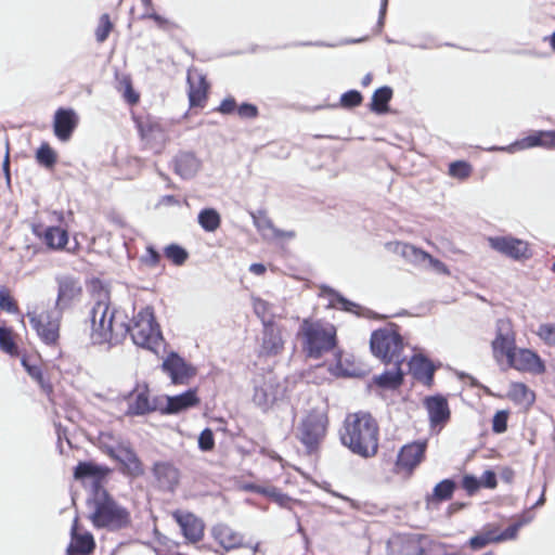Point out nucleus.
<instances>
[{"label": "nucleus", "mask_w": 555, "mask_h": 555, "mask_svg": "<svg viewBox=\"0 0 555 555\" xmlns=\"http://www.w3.org/2000/svg\"><path fill=\"white\" fill-rule=\"evenodd\" d=\"M77 524H78V520L75 519L74 524L72 526V531H70L72 541L66 548V553H67V555H74V554L89 555L93 552V550L95 547V542H94L93 535L89 532H86L83 534H78L77 533Z\"/></svg>", "instance_id": "28"}, {"label": "nucleus", "mask_w": 555, "mask_h": 555, "mask_svg": "<svg viewBox=\"0 0 555 555\" xmlns=\"http://www.w3.org/2000/svg\"><path fill=\"white\" fill-rule=\"evenodd\" d=\"M198 448L203 452H209L215 448V437L210 428H205L199 434Z\"/></svg>", "instance_id": "55"}, {"label": "nucleus", "mask_w": 555, "mask_h": 555, "mask_svg": "<svg viewBox=\"0 0 555 555\" xmlns=\"http://www.w3.org/2000/svg\"><path fill=\"white\" fill-rule=\"evenodd\" d=\"M237 104L233 96H228L222 100L220 105L216 108V112H219L223 115H230L236 112Z\"/></svg>", "instance_id": "60"}, {"label": "nucleus", "mask_w": 555, "mask_h": 555, "mask_svg": "<svg viewBox=\"0 0 555 555\" xmlns=\"http://www.w3.org/2000/svg\"><path fill=\"white\" fill-rule=\"evenodd\" d=\"M0 309L9 313H18V306L7 289H0Z\"/></svg>", "instance_id": "56"}, {"label": "nucleus", "mask_w": 555, "mask_h": 555, "mask_svg": "<svg viewBox=\"0 0 555 555\" xmlns=\"http://www.w3.org/2000/svg\"><path fill=\"white\" fill-rule=\"evenodd\" d=\"M164 255L175 266H182L189 259V251L176 243L167 245L164 248Z\"/></svg>", "instance_id": "40"}, {"label": "nucleus", "mask_w": 555, "mask_h": 555, "mask_svg": "<svg viewBox=\"0 0 555 555\" xmlns=\"http://www.w3.org/2000/svg\"><path fill=\"white\" fill-rule=\"evenodd\" d=\"M495 338L492 341L493 354L496 359L507 356L516 348L515 332L508 319H499L495 325Z\"/></svg>", "instance_id": "19"}, {"label": "nucleus", "mask_w": 555, "mask_h": 555, "mask_svg": "<svg viewBox=\"0 0 555 555\" xmlns=\"http://www.w3.org/2000/svg\"><path fill=\"white\" fill-rule=\"evenodd\" d=\"M508 412L505 410L498 411L492 420V430L495 434L505 433L507 429Z\"/></svg>", "instance_id": "54"}, {"label": "nucleus", "mask_w": 555, "mask_h": 555, "mask_svg": "<svg viewBox=\"0 0 555 555\" xmlns=\"http://www.w3.org/2000/svg\"><path fill=\"white\" fill-rule=\"evenodd\" d=\"M531 509H532L531 507L529 509H526L515 520L516 524L519 525L520 528L524 527L525 525L530 524L533 520L534 514L531 512Z\"/></svg>", "instance_id": "63"}, {"label": "nucleus", "mask_w": 555, "mask_h": 555, "mask_svg": "<svg viewBox=\"0 0 555 555\" xmlns=\"http://www.w3.org/2000/svg\"><path fill=\"white\" fill-rule=\"evenodd\" d=\"M133 121L140 138L147 143L163 134L162 125L151 115H134Z\"/></svg>", "instance_id": "30"}, {"label": "nucleus", "mask_w": 555, "mask_h": 555, "mask_svg": "<svg viewBox=\"0 0 555 555\" xmlns=\"http://www.w3.org/2000/svg\"><path fill=\"white\" fill-rule=\"evenodd\" d=\"M391 98L392 89L390 87L378 88L372 95L371 109L378 114L387 113Z\"/></svg>", "instance_id": "38"}, {"label": "nucleus", "mask_w": 555, "mask_h": 555, "mask_svg": "<svg viewBox=\"0 0 555 555\" xmlns=\"http://www.w3.org/2000/svg\"><path fill=\"white\" fill-rule=\"evenodd\" d=\"M489 543H496L494 540L492 526L485 527L480 533L476 534L469 540V546L473 550H480Z\"/></svg>", "instance_id": "45"}, {"label": "nucleus", "mask_w": 555, "mask_h": 555, "mask_svg": "<svg viewBox=\"0 0 555 555\" xmlns=\"http://www.w3.org/2000/svg\"><path fill=\"white\" fill-rule=\"evenodd\" d=\"M322 291L328 296L330 306L333 308H339L340 310L354 313L359 317L372 318L375 313L370 309L362 308L358 304L347 299L339 292L335 291L330 286H323Z\"/></svg>", "instance_id": "24"}, {"label": "nucleus", "mask_w": 555, "mask_h": 555, "mask_svg": "<svg viewBox=\"0 0 555 555\" xmlns=\"http://www.w3.org/2000/svg\"><path fill=\"white\" fill-rule=\"evenodd\" d=\"M88 320L93 344H111L120 338L121 326L117 321V310L112 307L106 293L99 295L98 300L89 311Z\"/></svg>", "instance_id": "2"}, {"label": "nucleus", "mask_w": 555, "mask_h": 555, "mask_svg": "<svg viewBox=\"0 0 555 555\" xmlns=\"http://www.w3.org/2000/svg\"><path fill=\"white\" fill-rule=\"evenodd\" d=\"M111 468L98 464L92 461L79 462L74 468V478L76 480L91 479L90 496L99 494L101 491H106L103 487V481L109 475Z\"/></svg>", "instance_id": "10"}, {"label": "nucleus", "mask_w": 555, "mask_h": 555, "mask_svg": "<svg viewBox=\"0 0 555 555\" xmlns=\"http://www.w3.org/2000/svg\"><path fill=\"white\" fill-rule=\"evenodd\" d=\"M340 441L353 454L372 457L378 450V425L370 413L349 414L340 430Z\"/></svg>", "instance_id": "1"}, {"label": "nucleus", "mask_w": 555, "mask_h": 555, "mask_svg": "<svg viewBox=\"0 0 555 555\" xmlns=\"http://www.w3.org/2000/svg\"><path fill=\"white\" fill-rule=\"evenodd\" d=\"M125 398L129 401L126 410L128 416H142L160 409L158 398L150 399L147 385H144L142 389L138 385Z\"/></svg>", "instance_id": "12"}, {"label": "nucleus", "mask_w": 555, "mask_h": 555, "mask_svg": "<svg viewBox=\"0 0 555 555\" xmlns=\"http://www.w3.org/2000/svg\"><path fill=\"white\" fill-rule=\"evenodd\" d=\"M199 399L195 388H190L186 391L177 396H167L166 405H160L162 414H177L190 408L197 405Z\"/></svg>", "instance_id": "23"}, {"label": "nucleus", "mask_w": 555, "mask_h": 555, "mask_svg": "<svg viewBox=\"0 0 555 555\" xmlns=\"http://www.w3.org/2000/svg\"><path fill=\"white\" fill-rule=\"evenodd\" d=\"M197 219L202 228L208 232L215 231L220 225L218 210H201Z\"/></svg>", "instance_id": "43"}, {"label": "nucleus", "mask_w": 555, "mask_h": 555, "mask_svg": "<svg viewBox=\"0 0 555 555\" xmlns=\"http://www.w3.org/2000/svg\"><path fill=\"white\" fill-rule=\"evenodd\" d=\"M328 427V416L325 408L309 410L299 422L296 438L309 454L317 452L325 439Z\"/></svg>", "instance_id": "7"}, {"label": "nucleus", "mask_w": 555, "mask_h": 555, "mask_svg": "<svg viewBox=\"0 0 555 555\" xmlns=\"http://www.w3.org/2000/svg\"><path fill=\"white\" fill-rule=\"evenodd\" d=\"M424 406L428 412L429 423L431 426L444 425L450 420V408L448 400L442 395L426 397Z\"/></svg>", "instance_id": "22"}, {"label": "nucleus", "mask_w": 555, "mask_h": 555, "mask_svg": "<svg viewBox=\"0 0 555 555\" xmlns=\"http://www.w3.org/2000/svg\"><path fill=\"white\" fill-rule=\"evenodd\" d=\"M493 533H494V540L495 542H504L509 540H515L518 535V531L520 529L519 525L514 521L512 525H509L504 531L499 532V528L492 526Z\"/></svg>", "instance_id": "52"}, {"label": "nucleus", "mask_w": 555, "mask_h": 555, "mask_svg": "<svg viewBox=\"0 0 555 555\" xmlns=\"http://www.w3.org/2000/svg\"><path fill=\"white\" fill-rule=\"evenodd\" d=\"M212 534L225 550L240 547L243 543V537L227 525L215 526L212 528Z\"/></svg>", "instance_id": "34"}, {"label": "nucleus", "mask_w": 555, "mask_h": 555, "mask_svg": "<svg viewBox=\"0 0 555 555\" xmlns=\"http://www.w3.org/2000/svg\"><path fill=\"white\" fill-rule=\"evenodd\" d=\"M479 481H480V487H485L488 489H493L498 485L496 475L493 470H490V469L483 472Z\"/></svg>", "instance_id": "62"}, {"label": "nucleus", "mask_w": 555, "mask_h": 555, "mask_svg": "<svg viewBox=\"0 0 555 555\" xmlns=\"http://www.w3.org/2000/svg\"><path fill=\"white\" fill-rule=\"evenodd\" d=\"M87 504L93 508L90 518L98 528L119 530L130 525L129 512L119 505L107 490L89 496Z\"/></svg>", "instance_id": "3"}, {"label": "nucleus", "mask_w": 555, "mask_h": 555, "mask_svg": "<svg viewBox=\"0 0 555 555\" xmlns=\"http://www.w3.org/2000/svg\"><path fill=\"white\" fill-rule=\"evenodd\" d=\"M509 367L521 372L542 374L545 372V365L540 356L526 348L517 347L506 356Z\"/></svg>", "instance_id": "14"}, {"label": "nucleus", "mask_w": 555, "mask_h": 555, "mask_svg": "<svg viewBox=\"0 0 555 555\" xmlns=\"http://www.w3.org/2000/svg\"><path fill=\"white\" fill-rule=\"evenodd\" d=\"M285 387L274 376L256 379L254 384L253 402L263 412L284 397Z\"/></svg>", "instance_id": "9"}, {"label": "nucleus", "mask_w": 555, "mask_h": 555, "mask_svg": "<svg viewBox=\"0 0 555 555\" xmlns=\"http://www.w3.org/2000/svg\"><path fill=\"white\" fill-rule=\"evenodd\" d=\"M393 367L384 371L379 375H374L373 383L382 389L396 390L404 382V372L401 369L402 363H392Z\"/></svg>", "instance_id": "31"}, {"label": "nucleus", "mask_w": 555, "mask_h": 555, "mask_svg": "<svg viewBox=\"0 0 555 555\" xmlns=\"http://www.w3.org/2000/svg\"><path fill=\"white\" fill-rule=\"evenodd\" d=\"M363 101L362 94L357 90H349L340 98V105L345 108H353L361 105Z\"/></svg>", "instance_id": "53"}, {"label": "nucleus", "mask_w": 555, "mask_h": 555, "mask_svg": "<svg viewBox=\"0 0 555 555\" xmlns=\"http://www.w3.org/2000/svg\"><path fill=\"white\" fill-rule=\"evenodd\" d=\"M22 364L25 367L26 372L29 374V376L34 378L43 390H51L52 387L49 383L44 382L43 373L40 366L28 363V361L25 358L22 359Z\"/></svg>", "instance_id": "48"}, {"label": "nucleus", "mask_w": 555, "mask_h": 555, "mask_svg": "<svg viewBox=\"0 0 555 555\" xmlns=\"http://www.w3.org/2000/svg\"><path fill=\"white\" fill-rule=\"evenodd\" d=\"M261 492H262V493H264V494L270 495L271 498H273V499H274V501H275L279 505L284 506V507H285V506H287V505L289 504V502L292 501V499H291L288 495H286V494H284V493L279 492V491H278L276 489H274V488H273V489H271V490L263 489Z\"/></svg>", "instance_id": "61"}, {"label": "nucleus", "mask_w": 555, "mask_h": 555, "mask_svg": "<svg viewBox=\"0 0 555 555\" xmlns=\"http://www.w3.org/2000/svg\"><path fill=\"white\" fill-rule=\"evenodd\" d=\"M201 160L189 152L180 153L173 160L175 172L183 179L194 177L201 169Z\"/></svg>", "instance_id": "32"}, {"label": "nucleus", "mask_w": 555, "mask_h": 555, "mask_svg": "<svg viewBox=\"0 0 555 555\" xmlns=\"http://www.w3.org/2000/svg\"><path fill=\"white\" fill-rule=\"evenodd\" d=\"M114 23L111 20L109 14L104 13L99 17L98 26L94 30L95 39L98 43H103L108 38L109 34L114 29Z\"/></svg>", "instance_id": "42"}, {"label": "nucleus", "mask_w": 555, "mask_h": 555, "mask_svg": "<svg viewBox=\"0 0 555 555\" xmlns=\"http://www.w3.org/2000/svg\"><path fill=\"white\" fill-rule=\"evenodd\" d=\"M36 159H37L38 164H40L47 168H52L56 163V153L49 145V143L44 142L37 150Z\"/></svg>", "instance_id": "44"}, {"label": "nucleus", "mask_w": 555, "mask_h": 555, "mask_svg": "<svg viewBox=\"0 0 555 555\" xmlns=\"http://www.w3.org/2000/svg\"><path fill=\"white\" fill-rule=\"evenodd\" d=\"M409 369L413 377L424 385L430 386L434 383L436 366L426 357L415 354L409 361Z\"/></svg>", "instance_id": "26"}, {"label": "nucleus", "mask_w": 555, "mask_h": 555, "mask_svg": "<svg viewBox=\"0 0 555 555\" xmlns=\"http://www.w3.org/2000/svg\"><path fill=\"white\" fill-rule=\"evenodd\" d=\"M171 515L179 525L181 533L188 543L196 544L203 540L205 524L202 518L182 509H176Z\"/></svg>", "instance_id": "11"}, {"label": "nucleus", "mask_w": 555, "mask_h": 555, "mask_svg": "<svg viewBox=\"0 0 555 555\" xmlns=\"http://www.w3.org/2000/svg\"><path fill=\"white\" fill-rule=\"evenodd\" d=\"M57 295L54 304V311L59 317L80 301L82 296V283L80 278L69 273L55 276Z\"/></svg>", "instance_id": "8"}, {"label": "nucleus", "mask_w": 555, "mask_h": 555, "mask_svg": "<svg viewBox=\"0 0 555 555\" xmlns=\"http://www.w3.org/2000/svg\"><path fill=\"white\" fill-rule=\"evenodd\" d=\"M79 118L72 108H59L54 114L53 131L60 141H68L78 126Z\"/></svg>", "instance_id": "21"}, {"label": "nucleus", "mask_w": 555, "mask_h": 555, "mask_svg": "<svg viewBox=\"0 0 555 555\" xmlns=\"http://www.w3.org/2000/svg\"><path fill=\"white\" fill-rule=\"evenodd\" d=\"M427 261L429 262L430 267H433L436 271L443 274H449L447 266L439 259H436L433 256H430V258H428Z\"/></svg>", "instance_id": "64"}, {"label": "nucleus", "mask_w": 555, "mask_h": 555, "mask_svg": "<svg viewBox=\"0 0 555 555\" xmlns=\"http://www.w3.org/2000/svg\"><path fill=\"white\" fill-rule=\"evenodd\" d=\"M492 249L515 260L528 259L531 256L528 244L513 236H494L488 238Z\"/></svg>", "instance_id": "18"}, {"label": "nucleus", "mask_w": 555, "mask_h": 555, "mask_svg": "<svg viewBox=\"0 0 555 555\" xmlns=\"http://www.w3.org/2000/svg\"><path fill=\"white\" fill-rule=\"evenodd\" d=\"M264 210H257L258 215L255 211L250 210V215L255 221V224L263 238L266 240H281L287 238L292 240L296 236L295 231H283L274 227L273 222L270 219L262 217V212Z\"/></svg>", "instance_id": "27"}, {"label": "nucleus", "mask_w": 555, "mask_h": 555, "mask_svg": "<svg viewBox=\"0 0 555 555\" xmlns=\"http://www.w3.org/2000/svg\"><path fill=\"white\" fill-rule=\"evenodd\" d=\"M162 369L169 375L172 384L185 385L195 376L196 370L177 352H170L162 364Z\"/></svg>", "instance_id": "16"}, {"label": "nucleus", "mask_w": 555, "mask_h": 555, "mask_svg": "<svg viewBox=\"0 0 555 555\" xmlns=\"http://www.w3.org/2000/svg\"><path fill=\"white\" fill-rule=\"evenodd\" d=\"M120 86L122 90V98L130 105H135L140 101V94L133 89L132 81L130 77H124L120 80Z\"/></svg>", "instance_id": "51"}, {"label": "nucleus", "mask_w": 555, "mask_h": 555, "mask_svg": "<svg viewBox=\"0 0 555 555\" xmlns=\"http://www.w3.org/2000/svg\"><path fill=\"white\" fill-rule=\"evenodd\" d=\"M455 489L456 483L453 479L447 478L441 480L435 486L433 493L426 496L427 505L429 506L431 504L450 500Z\"/></svg>", "instance_id": "36"}, {"label": "nucleus", "mask_w": 555, "mask_h": 555, "mask_svg": "<svg viewBox=\"0 0 555 555\" xmlns=\"http://www.w3.org/2000/svg\"><path fill=\"white\" fill-rule=\"evenodd\" d=\"M188 96L191 107H204L208 99L210 83L197 68H190L186 76Z\"/></svg>", "instance_id": "15"}, {"label": "nucleus", "mask_w": 555, "mask_h": 555, "mask_svg": "<svg viewBox=\"0 0 555 555\" xmlns=\"http://www.w3.org/2000/svg\"><path fill=\"white\" fill-rule=\"evenodd\" d=\"M425 450V442H413L403 446L397 457V466L409 470L413 469L422 462Z\"/></svg>", "instance_id": "25"}, {"label": "nucleus", "mask_w": 555, "mask_h": 555, "mask_svg": "<svg viewBox=\"0 0 555 555\" xmlns=\"http://www.w3.org/2000/svg\"><path fill=\"white\" fill-rule=\"evenodd\" d=\"M160 261V254L153 246H147L145 255L142 256V262L149 267H156Z\"/></svg>", "instance_id": "57"}, {"label": "nucleus", "mask_w": 555, "mask_h": 555, "mask_svg": "<svg viewBox=\"0 0 555 555\" xmlns=\"http://www.w3.org/2000/svg\"><path fill=\"white\" fill-rule=\"evenodd\" d=\"M508 397L514 402L520 404H531L534 401V393L522 383H513Z\"/></svg>", "instance_id": "39"}, {"label": "nucleus", "mask_w": 555, "mask_h": 555, "mask_svg": "<svg viewBox=\"0 0 555 555\" xmlns=\"http://www.w3.org/2000/svg\"><path fill=\"white\" fill-rule=\"evenodd\" d=\"M473 173V166L466 160H455L450 163L448 175L453 179L464 181Z\"/></svg>", "instance_id": "41"}, {"label": "nucleus", "mask_w": 555, "mask_h": 555, "mask_svg": "<svg viewBox=\"0 0 555 555\" xmlns=\"http://www.w3.org/2000/svg\"><path fill=\"white\" fill-rule=\"evenodd\" d=\"M403 347V338L399 332V326L395 323H389L371 334V351L384 364L403 363L405 361Z\"/></svg>", "instance_id": "6"}, {"label": "nucleus", "mask_w": 555, "mask_h": 555, "mask_svg": "<svg viewBox=\"0 0 555 555\" xmlns=\"http://www.w3.org/2000/svg\"><path fill=\"white\" fill-rule=\"evenodd\" d=\"M535 334L545 345L555 348V323L540 324Z\"/></svg>", "instance_id": "50"}, {"label": "nucleus", "mask_w": 555, "mask_h": 555, "mask_svg": "<svg viewBox=\"0 0 555 555\" xmlns=\"http://www.w3.org/2000/svg\"><path fill=\"white\" fill-rule=\"evenodd\" d=\"M29 323L46 345H54L60 337V318H52L51 314L28 313Z\"/></svg>", "instance_id": "17"}, {"label": "nucleus", "mask_w": 555, "mask_h": 555, "mask_svg": "<svg viewBox=\"0 0 555 555\" xmlns=\"http://www.w3.org/2000/svg\"><path fill=\"white\" fill-rule=\"evenodd\" d=\"M236 113L241 118L253 119L258 116L259 112L256 105L243 103L242 105L237 106Z\"/></svg>", "instance_id": "58"}, {"label": "nucleus", "mask_w": 555, "mask_h": 555, "mask_svg": "<svg viewBox=\"0 0 555 555\" xmlns=\"http://www.w3.org/2000/svg\"><path fill=\"white\" fill-rule=\"evenodd\" d=\"M298 334L302 337V348L307 357L319 359L336 346V328L321 321L304 319Z\"/></svg>", "instance_id": "4"}, {"label": "nucleus", "mask_w": 555, "mask_h": 555, "mask_svg": "<svg viewBox=\"0 0 555 555\" xmlns=\"http://www.w3.org/2000/svg\"><path fill=\"white\" fill-rule=\"evenodd\" d=\"M35 233L41 236V233L35 229ZM44 244L51 249H62L68 242V233L60 227H48L42 233Z\"/></svg>", "instance_id": "35"}, {"label": "nucleus", "mask_w": 555, "mask_h": 555, "mask_svg": "<svg viewBox=\"0 0 555 555\" xmlns=\"http://www.w3.org/2000/svg\"><path fill=\"white\" fill-rule=\"evenodd\" d=\"M253 308L255 314L261 320L262 326H264V323L274 322L270 314L271 305L268 301L261 298H254Z\"/></svg>", "instance_id": "49"}, {"label": "nucleus", "mask_w": 555, "mask_h": 555, "mask_svg": "<svg viewBox=\"0 0 555 555\" xmlns=\"http://www.w3.org/2000/svg\"><path fill=\"white\" fill-rule=\"evenodd\" d=\"M533 147H542L545 150L555 149V130H532L524 138L516 140L509 146L502 147L501 150L513 153Z\"/></svg>", "instance_id": "13"}, {"label": "nucleus", "mask_w": 555, "mask_h": 555, "mask_svg": "<svg viewBox=\"0 0 555 555\" xmlns=\"http://www.w3.org/2000/svg\"><path fill=\"white\" fill-rule=\"evenodd\" d=\"M261 344L259 349L260 356L271 357L279 354L284 348L282 332L275 322L264 323L262 326Z\"/></svg>", "instance_id": "20"}, {"label": "nucleus", "mask_w": 555, "mask_h": 555, "mask_svg": "<svg viewBox=\"0 0 555 555\" xmlns=\"http://www.w3.org/2000/svg\"><path fill=\"white\" fill-rule=\"evenodd\" d=\"M395 251L415 264H423L430 258L428 253L408 243H396Z\"/></svg>", "instance_id": "37"}, {"label": "nucleus", "mask_w": 555, "mask_h": 555, "mask_svg": "<svg viewBox=\"0 0 555 555\" xmlns=\"http://www.w3.org/2000/svg\"><path fill=\"white\" fill-rule=\"evenodd\" d=\"M122 337L126 333L131 335L132 341L142 348L156 351L163 341V335L154 315L152 307L142 308L134 317L133 324L127 326L124 321L120 322Z\"/></svg>", "instance_id": "5"}, {"label": "nucleus", "mask_w": 555, "mask_h": 555, "mask_svg": "<svg viewBox=\"0 0 555 555\" xmlns=\"http://www.w3.org/2000/svg\"><path fill=\"white\" fill-rule=\"evenodd\" d=\"M142 18L143 20H152L159 29L165 30V31H168V30H171V29H175L178 27V25L173 21L159 15L158 13H156L155 10L145 11L144 14L142 15Z\"/></svg>", "instance_id": "46"}, {"label": "nucleus", "mask_w": 555, "mask_h": 555, "mask_svg": "<svg viewBox=\"0 0 555 555\" xmlns=\"http://www.w3.org/2000/svg\"><path fill=\"white\" fill-rule=\"evenodd\" d=\"M154 475L162 488L172 491L179 482V470L169 463H156Z\"/></svg>", "instance_id": "33"}, {"label": "nucleus", "mask_w": 555, "mask_h": 555, "mask_svg": "<svg viewBox=\"0 0 555 555\" xmlns=\"http://www.w3.org/2000/svg\"><path fill=\"white\" fill-rule=\"evenodd\" d=\"M0 349L11 356L17 353V346L9 327H0Z\"/></svg>", "instance_id": "47"}, {"label": "nucleus", "mask_w": 555, "mask_h": 555, "mask_svg": "<svg viewBox=\"0 0 555 555\" xmlns=\"http://www.w3.org/2000/svg\"><path fill=\"white\" fill-rule=\"evenodd\" d=\"M117 462L121 465V473L127 476L138 477L144 473L142 463L137 453L129 446L120 444Z\"/></svg>", "instance_id": "29"}, {"label": "nucleus", "mask_w": 555, "mask_h": 555, "mask_svg": "<svg viewBox=\"0 0 555 555\" xmlns=\"http://www.w3.org/2000/svg\"><path fill=\"white\" fill-rule=\"evenodd\" d=\"M462 487L472 495L480 488V481L473 475H465L462 479Z\"/></svg>", "instance_id": "59"}]
</instances>
